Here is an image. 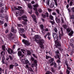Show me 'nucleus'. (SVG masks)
<instances>
[{
	"label": "nucleus",
	"instance_id": "f257e3e1",
	"mask_svg": "<svg viewBox=\"0 0 74 74\" xmlns=\"http://www.w3.org/2000/svg\"><path fill=\"white\" fill-rule=\"evenodd\" d=\"M58 39L56 40L55 42L56 44H57V45L56 46V48L59 49V50H60V51L61 52H62L63 51V49H61V48L60 47H61V43L60 42H58Z\"/></svg>",
	"mask_w": 74,
	"mask_h": 74
},
{
	"label": "nucleus",
	"instance_id": "f03ea898",
	"mask_svg": "<svg viewBox=\"0 0 74 74\" xmlns=\"http://www.w3.org/2000/svg\"><path fill=\"white\" fill-rule=\"evenodd\" d=\"M22 42H23L24 44L26 45L27 46H28L30 45V43L28 40H25L24 39L22 40Z\"/></svg>",
	"mask_w": 74,
	"mask_h": 74
},
{
	"label": "nucleus",
	"instance_id": "7ed1b4c3",
	"mask_svg": "<svg viewBox=\"0 0 74 74\" xmlns=\"http://www.w3.org/2000/svg\"><path fill=\"white\" fill-rule=\"evenodd\" d=\"M21 62L23 63V64H29V61H28V60L25 59H23L21 61Z\"/></svg>",
	"mask_w": 74,
	"mask_h": 74
},
{
	"label": "nucleus",
	"instance_id": "20e7f679",
	"mask_svg": "<svg viewBox=\"0 0 74 74\" xmlns=\"http://www.w3.org/2000/svg\"><path fill=\"white\" fill-rule=\"evenodd\" d=\"M53 37L54 39V40H55V41H56L58 38V35H57V34H56V33H53Z\"/></svg>",
	"mask_w": 74,
	"mask_h": 74
},
{
	"label": "nucleus",
	"instance_id": "39448f33",
	"mask_svg": "<svg viewBox=\"0 0 74 74\" xmlns=\"http://www.w3.org/2000/svg\"><path fill=\"white\" fill-rule=\"evenodd\" d=\"M55 21H56V23H60V22H61V21H60V18H58V17L56 16H55Z\"/></svg>",
	"mask_w": 74,
	"mask_h": 74
},
{
	"label": "nucleus",
	"instance_id": "423d86ee",
	"mask_svg": "<svg viewBox=\"0 0 74 74\" xmlns=\"http://www.w3.org/2000/svg\"><path fill=\"white\" fill-rule=\"evenodd\" d=\"M31 16L32 18L34 21L35 23H37V20H36V15H35L34 14H32L31 15Z\"/></svg>",
	"mask_w": 74,
	"mask_h": 74
},
{
	"label": "nucleus",
	"instance_id": "0eeeda50",
	"mask_svg": "<svg viewBox=\"0 0 74 74\" xmlns=\"http://www.w3.org/2000/svg\"><path fill=\"white\" fill-rule=\"evenodd\" d=\"M6 49L8 52V53H9L10 54L11 53H14L13 50L12 49H10L9 48H8V49H7V48H6Z\"/></svg>",
	"mask_w": 74,
	"mask_h": 74
},
{
	"label": "nucleus",
	"instance_id": "6e6552de",
	"mask_svg": "<svg viewBox=\"0 0 74 74\" xmlns=\"http://www.w3.org/2000/svg\"><path fill=\"white\" fill-rule=\"evenodd\" d=\"M22 19H23L24 21H25V22H27L28 20L27 19H25L27 18V16H22L21 17Z\"/></svg>",
	"mask_w": 74,
	"mask_h": 74
},
{
	"label": "nucleus",
	"instance_id": "1a4fd4ad",
	"mask_svg": "<svg viewBox=\"0 0 74 74\" xmlns=\"http://www.w3.org/2000/svg\"><path fill=\"white\" fill-rule=\"evenodd\" d=\"M18 56H21V58H23V57L24 56V55H22V52L21 51H18Z\"/></svg>",
	"mask_w": 74,
	"mask_h": 74
},
{
	"label": "nucleus",
	"instance_id": "9d476101",
	"mask_svg": "<svg viewBox=\"0 0 74 74\" xmlns=\"http://www.w3.org/2000/svg\"><path fill=\"white\" fill-rule=\"evenodd\" d=\"M8 36L9 37L8 38L10 40H11L12 39V33H10L8 35Z\"/></svg>",
	"mask_w": 74,
	"mask_h": 74
},
{
	"label": "nucleus",
	"instance_id": "9b49d317",
	"mask_svg": "<svg viewBox=\"0 0 74 74\" xmlns=\"http://www.w3.org/2000/svg\"><path fill=\"white\" fill-rule=\"evenodd\" d=\"M55 5V3L53 2H51L50 5H49V6L50 8H53L54 7Z\"/></svg>",
	"mask_w": 74,
	"mask_h": 74
},
{
	"label": "nucleus",
	"instance_id": "f8f14e48",
	"mask_svg": "<svg viewBox=\"0 0 74 74\" xmlns=\"http://www.w3.org/2000/svg\"><path fill=\"white\" fill-rule=\"evenodd\" d=\"M11 31L12 32H13V33H15L16 32V30L14 29V27H12L11 28Z\"/></svg>",
	"mask_w": 74,
	"mask_h": 74
},
{
	"label": "nucleus",
	"instance_id": "ddd939ff",
	"mask_svg": "<svg viewBox=\"0 0 74 74\" xmlns=\"http://www.w3.org/2000/svg\"><path fill=\"white\" fill-rule=\"evenodd\" d=\"M6 10V7H3L1 8V11L2 12H4Z\"/></svg>",
	"mask_w": 74,
	"mask_h": 74
},
{
	"label": "nucleus",
	"instance_id": "4468645a",
	"mask_svg": "<svg viewBox=\"0 0 74 74\" xmlns=\"http://www.w3.org/2000/svg\"><path fill=\"white\" fill-rule=\"evenodd\" d=\"M53 65H54V67H55V68L57 67V66H56V63H55V62L54 63L53 62L52 64H50V66H53Z\"/></svg>",
	"mask_w": 74,
	"mask_h": 74
},
{
	"label": "nucleus",
	"instance_id": "2eb2a0df",
	"mask_svg": "<svg viewBox=\"0 0 74 74\" xmlns=\"http://www.w3.org/2000/svg\"><path fill=\"white\" fill-rule=\"evenodd\" d=\"M19 29H20V32L21 33H24V32H25V29H24L23 28H20Z\"/></svg>",
	"mask_w": 74,
	"mask_h": 74
},
{
	"label": "nucleus",
	"instance_id": "dca6fc26",
	"mask_svg": "<svg viewBox=\"0 0 74 74\" xmlns=\"http://www.w3.org/2000/svg\"><path fill=\"white\" fill-rule=\"evenodd\" d=\"M44 40L42 39H40V40L39 41V44H43V43H44Z\"/></svg>",
	"mask_w": 74,
	"mask_h": 74
},
{
	"label": "nucleus",
	"instance_id": "f3484780",
	"mask_svg": "<svg viewBox=\"0 0 74 74\" xmlns=\"http://www.w3.org/2000/svg\"><path fill=\"white\" fill-rule=\"evenodd\" d=\"M28 7L30 10H32V9H33V6H32V5L30 4H28Z\"/></svg>",
	"mask_w": 74,
	"mask_h": 74
},
{
	"label": "nucleus",
	"instance_id": "a211bd4d",
	"mask_svg": "<svg viewBox=\"0 0 74 74\" xmlns=\"http://www.w3.org/2000/svg\"><path fill=\"white\" fill-rule=\"evenodd\" d=\"M40 47L42 49H44L45 48L44 45H43V44H40Z\"/></svg>",
	"mask_w": 74,
	"mask_h": 74
},
{
	"label": "nucleus",
	"instance_id": "6ab92c4d",
	"mask_svg": "<svg viewBox=\"0 0 74 74\" xmlns=\"http://www.w3.org/2000/svg\"><path fill=\"white\" fill-rule=\"evenodd\" d=\"M31 51H30L28 50L27 51V55L30 56L31 55Z\"/></svg>",
	"mask_w": 74,
	"mask_h": 74
},
{
	"label": "nucleus",
	"instance_id": "aec40b11",
	"mask_svg": "<svg viewBox=\"0 0 74 74\" xmlns=\"http://www.w3.org/2000/svg\"><path fill=\"white\" fill-rule=\"evenodd\" d=\"M14 66H15V65H13L12 64H10L9 66V68L10 69H13V68H14Z\"/></svg>",
	"mask_w": 74,
	"mask_h": 74
},
{
	"label": "nucleus",
	"instance_id": "412c9836",
	"mask_svg": "<svg viewBox=\"0 0 74 74\" xmlns=\"http://www.w3.org/2000/svg\"><path fill=\"white\" fill-rule=\"evenodd\" d=\"M35 38L36 39H40V36L38 35H36L35 36Z\"/></svg>",
	"mask_w": 74,
	"mask_h": 74
},
{
	"label": "nucleus",
	"instance_id": "4be33fe9",
	"mask_svg": "<svg viewBox=\"0 0 74 74\" xmlns=\"http://www.w3.org/2000/svg\"><path fill=\"white\" fill-rule=\"evenodd\" d=\"M54 57L55 58H56V59L58 58L59 59H60V58L59 57V54H56V55L54 56Z\"/></svg>",
	"mask_w": 74,
	"mask_h": 74
},
{
	"label": "nucleus",
	"instance_id": "5701e85b",
	"mask_svg": "<svg viewBox=\"0 0 74 74\" xmlns=\"http://www.w3.org/2000/svg\"><path fill=\"white\" fill-rule=\"evenodd\" d=\"M49 2H50V1L49 0H46V3L47 5H49Z\"/></svg>",
	"mask_w": 74,
	"mask_h": 74
},
{
	"label": "nucleus",
	"instance_id": "b1692460",
	"mask_svg": "<svg viewBox=\"0 0 74 74\" xmlns=\"http://www.w3.org/2000/svg\"><path fill=\"white\" fill-rule=\"evenodd\" d=\"M49 18L51 20H53V16L51 14H50L49 16Z\"/></svg>",
	"mask_w": 74,
	"mask_h": 74
},
{
	"label": "nucleus",
	"instance_id": "393cba45",
	"mask_svg": "<svg viewBox=\"0 0 74 74\" xmlns=\"http://www.w3.org/2000/svg\"><path fill=\"white\" fill-rule=\"evenodd\" d=\"M17 27H23V25H22L20 24H18L17 25Z\"/></svg>",
	"mask_w": 74,
	"mask_h": 74
},
{
	"label": "nucleus",
	"instance_id": "a878e982",
	"mask_svg": "<svg viewBox=\"0 0 74 74\" xmlns=\"http://www.w3.org/2000/svg\"><path fill=\"white\" fill-rule=\"evenodd\" d=\"M73 33V31H71L70 33H69V35L70 36H72Z\"/></svg>",
	"mask_w": 74,
	"mask_h": 74
},
{
	"label": "nucleus",
	"instance_id": "bb28decb",
	"mask_svg": "<svg viewBox=\"0 0 74 74\" xmlns=\"http://www.w3.org/2000/svg\"><path fill=\"white\" fill-rule=\"evenodd\" d=\"M2 49L4 51V52L5 51V45H3L2 46Z\"/></svg>",
	"mask_w": 74,
	"mask_h": 74
},
{
	"label": "nucleus",
	"instance_id": "cd10ccee",
	"mask_svg": "<svg viewBox=\"0 0 74 74\" xmlns=\"http://www.w3.org/2000/svg\"><path fill=\"white\" fill-rule=\"evenodd\" d=\"M56 11L59 15H61V14L60 13V11H59V9H57L56 10Z\"/></svg>",
	"mask_w": 74,
	"mask_h": 74
},
{
	"label": "nucleus",
	"instance_id": "c85d7f7f",
	"mask_svg": "<svg viewBox=\"0 0 74 74\" xmlns=\"http://www.w3.org/2000/svg\"><path fill=\"white\" fill-rule=\"evenodd\" d=\"M42 33L43 34V35H45V30H44V29H41Z\"/></svg>",
	"mask_w": 74,
	"mask_h": 74
},
{
	"label": "nucleus",
	"instance_id": "c756f323",
	"mask_svg": "<svg viewBox=\"0 0 74 74\" xmlns=\"http://www.w3.org/2000/svg\"><path fill=\"white\" fill-rule=\"evenodd\" d=\"M53 30H54L55 33H57L58 32V29L56 28H54L53 29Z\"/></svg>",
	"mask_w": 74,
	"mask_h": 74
},
{
	"label": "nucleus",
	"instance_id": "7c9ffc66",
	"mask_svg": "<svg viewBox=\"0 0 74 74\" xmlns=\"http://www.w3.org/2000/svg\"><path fill=\"white\" fill-rule=\"evenodd\" d=\"M30 60L32 62H34V58L32 57H31L30 58Z\"/></svg>",
	"mask_w": 74,
	"mask_h": 74
},
{
	"label": "nucleus",
	"instance_id": "2f4dec72",
	"mask_svg": "<svg viewBox=\"0 0 74 74\" xmlns=\"http://www.w3.org/2000/svg\"><path fill=\"white\" fill-rule=\"evenodd\" d=\"M55 53L56 55H59V50H58L57 51H55Z\"/></svg>",
	"mask_w": 74,
	"mask_h": 74
},
{
	"label": "nucleus",
	"instance_id": "473e14b6",
	"mask_svg": "<svg viewBox=\"0 0 74 74\" xmlns=\"http://www.w3.org/2000/svg\"><path fill=\"white\" fill-rule=\"evenodd\" d=\"M22 23L23 25H27V22L24 21H22Z\"/></svg>",
	"mask_w": 74,
	"mask_h": 74
},
{
	"label": "nucleus",
	"instance_id": "72a5a7b5",
	"mask_svg": "<svg viewBox=\"0 0 74 74\" xmlns=\"http://www.w3.org/2000/svg\"><path fill=\"white\" fill-rule=\"evenodd\" d=\"M8 57H9L10 60H12L13 59V58H12V56H11L9 55L8 56Z\"/></svg>",
	"mask_w": 74,
	"mask_h": 74
},
{
	"label": "nucleus",
	"instance_id": "f704fd0d",
	"mask_svg": "<svg viewBox=\"0 0 74 74\" xmlns=\"http://www.w3.org/2000/svg\"><path fill=\"white\" fill-rule=\"evenodd\" d=\"M63 27L65 29H67V25H63Z\"/></svg>",
	"mask_w": 74,
	"mask_h": 74
},
{
	"label": "nucleus",
	"instance_id": "c9c22d12",
	"mask_svg": "<svg viewBox=\"0 0 74 74\" xmlns=\"http://www.w3.org/2000/svg\"><path fill=\"white\" fill-rule=\"evenodd\" d=\"M45 14V15H46V16L47 18H48V17H49V13H48L46 12Z\"/></svg>",
	"mask_w": 74,
	"mask_h": 74
},
{
	"label": "nucleus",
	"instance_id": "e433bc0d",
	"mask_svg": "<svg viewBox=\"0 0 74 74\" xmlns=\"http://www.w3.org/2000/svg\"><path fill=\"white\" fill-rule=\"evenodd\" d=\"M55 21H51L50 23H51L52 25H55V22H54Z\"/></svg>",
	"mask_w": 74,
	"mask_h": 74
},
{
	"label": "nucleus",
	"instance_id": "4c0bfd02",
	"mask_svg": "<svg viewBox=\"0 0 74 74\" xmlns=\"http://www.w3.org/2000/svg\"><path fill=\"white\" fill-rule=\"evenodd\" d=\"M41 16L44 18H46V15H45V14H41Z\"/></svg>",
	"mask_w": 74,
	"mask_h": 74
},
{
	"label": "nucleus",
	"instance_id": "58836bf2",
	"mask_svg": "<svg viewBox=\"0 0 74 74\" xmlns=\"http://www.w3.org/2000/svg\"><path fill=\"white\" fill-rule=\"evenodd\" d=\"M21 51L23 53H24L25 54V52H26V50L24 49H21Z\"/></svg>",
	"mask_w": 74,
	"mask_h": 74
},
{
	"label": "nucleus",
	"instance_id": "ea45409f",
	"mask_svg": "<svg viewBox=\"0 0 74 74\" xmlns=\"http://www.w3.org/2000/svg\"><path fill=\"white\" fill-rule=\"evenodd\" d=\"M70 18L71 19H74V15L73 14L71 16Z\"/></svg>",
	"mask_w": 74,
	"mask_h": 74
},
{
	"label": "nucleus",
	"instance_id": "a19ab883",
	"mask_svg": "<svg viewBox=\"0 0 74 74\" xmlns=\"http://www.w3.org/2000/svg\"><path fill=\"white\" fill-rule=\"evenodd\" d=\"M70 41H71V42L72 43L74 41V38H73L72 39H70Z\"/></svg>",
	"mask_w": 74,
	"mask_h": 74
},
{
	"label": "nucleus",
	"instance_id": "79ce46f5",
	"mask_svg": "<svg viewBox=\"0 0 74 74\" xmlns=\"http://www.w3.org/2000/svg\"><path fill=\"white\" fill-rule=\"evenodd\" d=\"M67 32H68L69 33V32H70V31H71V29L70 28H68L67 29H66Z\"/></svg>",
	"mask_w": 74,
	"mask_h": 74
},
{
	"label": "nucleus",
	"instance_id": "37998d69",
	"mask_svg": "<svg viewBox=\"0 0 74 74\" xmlns=\"http://www.w3.org/2000/svg\"><path fill=\"white\" fill-rule=\"evenodd\" d=\"M38 11L39 12V13H41V12H42V9H41V8H39L38 10Z\"/></svg>",
	"mask_w": 74,
	"mask_h": 74
},
{
	"label": "nucleus",
	"instance_id": "c03bdc74",
	"mask_svg": "<svg viewBox=\"0 0 74 74\" xmlns=\"http://www.w3.org/2000/svg\"><path fill=\"white\" fill-rule=\"evenodd\" d=\"M46 34L48 36H51V33L49 32H48Z\"/></svg>",
	"mask_w": 74,
	"mask_h": 74
},
{
	"label": "nucleus",
	"instance_id": "a18cd8bd",
	"mask_svg": "<svg viewBox=\"0 0 74 74\" xmlns=\"http://www.w3.org/2000/svg\"><path fill=\"white\" fill-rule=\"evenodd\" d=\"M40 26L41 30V29H44V26H43V25H40Z\"/></svg>",
	"mask_w": 74,
	"mask_h": 74
},
{
	"label": "nucleus",
	"instance_id": "49530a36",
	"mask_svg": "<svg viewBox=\"0 0 74 74\" xmlns=\"http://www.w3.org/2000/svg\"><path fill=\"white\" fill-rule=\"evenodd\" d=\"M61 21L62 23H64V20L63 18H61Z\"/></svg>",
	"mask_w": 74,
	"mask_h": 74
},
{
	"label": "nucleus",
	"instance_id": "de8ad7c7",
	"mask_svg": "<svg viewBox=\"0 0 74 74\" xmlns=\"http://www.w3.org/2000/svg\"><path fill=\"white\" fill-rule=\"evenodd\" d=\"M28 69L30 71H33V69H32V68L29 67Z\"/></svg>",
	"mask_w": 74,
	"mask_h": 74
},
{
	"label": "nucleus",
	"instance_id": "09e8293b",
	"mask_svg": "<svg viewBox=\"0 0 74 74\" xmlns=\"http://www.w3.org/2000/svg\"><path fill=\"white\" fill-rule=\"evenodd\" d=\"M65 63L67 66V67H69V65L68 64V63H67V61H65Z\"/></svg>",
	"mask_w": 74,
	"mask_h": 74
},
{
	"label": "nucleus",
	"instance_id": "8fccbe9b",
	"mask_svg": "<svg viewBox=\"0 0 74 74\" xmlns=\"http://www.w3.org/2000/svg\"><path fill=\"white\" fill-rule=\"evenodd\" d=\"M35 41L36 42H37V43H38V44H40V41H39V40L36 39L35 40Z\"/></svg>",
	"mask_w": 74,
	"mask_h": 74
},
{
	"label": "nucleus",
	"instance_id": "3c124183",
	"mask_svg": "<svg viewBox=\"0 0 74 74\" xmlns=\"http://www.w3.org/2000/svg\"><path fill=\"white\" fill-rule=\"evenodd\" d=\"M35 13L37 16H38V15H39V13L38 12H37V11H36L35 12Z\"/></svg>",
	"mask_w": 74,
	"mask_h": 74
},
{
	"label": "nucleus",
	"instance_id": "603ef678",
	"mask_svg": "<svg viewBox=\"0 0 74 74\" xmlns=\"http://www.w3.org/2000/svg\"><path fill=\"white\" fill-rule=\"evenodd\" d=\"M51 58V57H49V56H46V59H49V58Z\"/></svg>",
	"mask_w": 74,
	"mask_h": 74
},
{
	"label": "nucleus",
	"instance_id": "864d4df0",
	"mask_svg": "<svg viewBox=\"0 0 74 74\" xmlns=\"http://www.w3.org/2000/svg\"><path fill=\"white\" fill-rule=\"evenodd\" d=\"M66 72L67 73V74H70V71L68 69H66Z\"/></svg>",
	"mask_w": 74,
	"mask_h": 74
},
{
	"label": "nucleus",
	"instance_id": "5fc2aeb1",
	"mask_svg": "<svg viewBox=\"0 0 74 74\" xmlns=\"http://www.w3.org/2000/svg\"><path fill=\"white\" fill-rule=\"evenodd\" d=\"M52 15H55V16H56V13L55 12H53L52 13Z\"/></svg>",
	"mask_w": 74,
	"mask_h": 74
},
{
	"label": "nucleus",
	"instance_id": "6e6d98bb",
	"mask_svg": "<svg viewBox=\"0 0 74 74\" xmlns=\"http://www.w3.org/2000/svg\"><path fill=\"white\" fill-rule=\"evenodd\" d=\"M1 62L3 64H5V62H4V59H3Z\"/></svg>",
	"mask_w": 74,
	"mask_h": 74
},
{
	"label": "nucleus",
	"instance_id": "4d7b16f0",
	"mask_svg": "<svg viewBox=\"0 0 74 74\" xmlns=\"http://www.w3.org/2000/svg\"><path fill=\"white\" fill-rule=\"evenodd\" d=\"M34 7H38V4H36V5L33 6Z\"/></svg>",
	"mask_w": 74,
	"mask_h": 74
},
{
	"label": "nucleus",
	"instance_id": "13d9d810",
	"mask_svg": "<svg viewBox=\"0 0 74 74\" xmlns=\"http://www.w3.org/2000/svg\"><path fill=\"white\" fill-rule=\"evenodd\" d=\"M73 4V2L72 1H71L69 3V5L70 6H71Z\"/></svg>",
	"mask_w": 74,
	"mask_h": 74
},
{
	"label": "nucleus",
	"instance_id": "bf43d9fd",
	"mask_svg": "<svg viewBox=\"0 0 74 74\" xmlns=\"http://www.w3.org/2000/svg\"><path fill=\"white\" fill-rule=\"evenodd\" d=\"M47 38H48V40H50L51 39V37L49 36L47 37Z\"/></svg>",
	"mask_w": 74,
	"mask_h": 74
},
{
	"label": "nucleus",
	"instance_id": "052dcab7",
	"mask_svg": "<svg viewBox=\"0 0 74 74\" xmlns=\"http://www.w3.org/2000/svg\"><path fill=\"white\" fill-rule=\"evenodd\" d=\"M70 45L71 46V47H72V48H73L74 47V45L73 44H70Z\"/></svg>",
	"mask_w": 74,
	"mask_h": 74
},
{
	"label": "nucleus",
	"instance_id": "680f3d73",
	"mask_svg": "<svg viewBox=\"0 0 74 74\" xmlns=\"http://www.w3.org/2000/svg\"><path fill=\"white\" fill-rule=\"evenodd\" d=\"M18 64H17V63L15 62L14 63V66H18Z\"/></svg>",
	"mask_w": 74,
	"mask_h": 74
},
{
	"label": "nucleus",
	"instance_id": "e2e57ef3",
	"mask_svg": "<svg viewBox=\"0 0 74 74\" xmlns=\"http://www.w3.org/2000/svg\"><path fill=\"white\" fill-rule=\"evenodd\" d=\"M25 69H26V68L27 69H28L29 68V65H26L25 66Z\"/></svg>",
	"mask_w": 74,
	"mask_h": 74
},
{
	"label": "nucleus",
	"instance_id": "0e129e2a",
	"mask_svg": "<svg viewBox=\"0 0 74 74\" xmlns=\"http://www.w3.org/2000/svg\"><path fill=\"white\" fill-rule=\"evenodd\" d=\"M32 55L34 57V58H37V56H36L34 54H32Z\"/></svg>",
	"mask_w": 74,
	"mask_h": 74
},
{
	"label": "nucleus",
	"instance_id": "69168bd1",
	"mask_svg": "<svg viewBox=\"0 0 74 74\" xmlns=\"http://www.w3.org/2000/svg\"><path fill=\"white\" fill-rule=\"evenodd\" d=\"M60 29L62 33V34H63V28H62V27H61Z\"/></svg>",
	"mask_w": 74,
	"mask_h": 74
},
{
	"label": "nucleus",
	"instance_id": "338daca9",
	"mask_svg": "<svg viewBox=\"0 0 74 74\" xmlns=\"http://www.w3.org/2000/svg\"><path fill=\"white\" fill-rule=\"evenodd\" d=\"M51 70L52 72H54V70H53V68L52 67L51 68Z\"/></svg>",
	"mask_w": 74,
	"mask_h": 74
},
{
	"label": "nucleus",
	"instance_id": "774afa93",
	"mask_svg": "<svg viewBox=\"0 0 74 74\" xmlns=\"http://www.w3.org/2000/svg\"><path fill=\"white\" fill-rule=\"evenodd\" d=\"M71 10L73 11V12H74V7L73 8H71Z\"/></svg>",
	"mask_w": 74,
	"mask_h": 74
}]
</instances>
